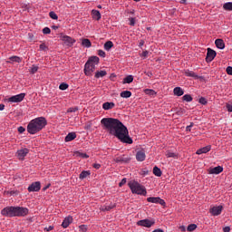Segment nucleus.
I'll return each instance as SVG.
<instances>
[{
  "mask_svg": "<svg viewBox=\"0 0 232 232\" xmlns=\"http://www.w3.org/2000/svg\"><path fill=\"white\" fill-rule=\"evenodd\" d=\"M101 124L104 126V129L110 135L117 137L121 142H123L124 144H133V140L130 137L128 128L118 119L103 118L101 121Z\"/></svg>",
  "mask_w": 232,
  "mask_h": 232,
  "instance_id": "obj_1",
  "label": "nucleus"
},
{
  "mask_svg": "<svg viewBox=\"0 0 232 232\" xmlns=\"http://www.w3.org/2000/svg\"><path fill=\"white\" fill-rule=\"evenodd\" d=\"M48 121H46V118L38 117L32 120L27 125V131L30 135H35V133H39L41 130L46 127Z\"/></svg>",
  "mask_w": 232,
  "mask_h": 232,
  "instance_id": "obj_2",
  "label": "nucleus"
},
{
  "mask_svg": "<svg viewBox=\"0 0 232 232\" xmlns=\"http://www.w3.org/2000/svg\"><path fill=\"white\" fill-rule=\"evenodd\" d=\"M29 210L24 207H6L1 210L3 217H26Z\"/></svg>",
  "mask_w": 232,
  "mask_h": 232,
  "instance_id": "obj_3",
  "label": "nucleus"
},
{
  "mask_svg": "<svg viewBox=\"0 0 232 232\" xmlns=\"http://www.w3.org/2000/svg\"><path fill=\"white\" fill-rule=\"evenodd\" d=\"M129 188H130L132 193H135L136 195H143L146 196V188L144 186H141L137 181H130L128 183Z\"/></svg>",
  "mask_w": 232,
  "mask_h": 232,
  "instance_id": "obj_4",
  "label": "nucleus"
},
{
  "mask_svg": "<svg viewBox=\"0 0 232 232\" xmlns=\"http://www.w3.org/2000/svg\"><path fill=\"white\" fill-rule=\"evenodd\" d=\"M137 226H140L141 227H152V226H155V219H141L137 222Z\"/></svg>",
  "mask_w": 232,
  "mask_h": 232,
  "instance_id": "obj_5",
  "label": "nucleus"
},
{
  "mask_svg": "<svg viewBox=\"0 0 232 232\" xmlns=\"http://www.w3.org/2000/svg\"><path fill=\"white\" fill-rule=\"evenodd\" d=\"M93 72H95V63H90V62H87L84 65L85 75H92Z\"/></svg>",
  "mask_w": 232,
  "mask_h": 232,
  "instance_id": "obj_6",
  "label": "nucleus"
},
{
  "mask_svg": "<svg viewBox=\"0 0 232 232\" xmlns=\"http://www.w3.org/2000/svg\"><path fill=\"white\" fill-rule=\"evenodd\" d=\"M61 39L63 43H64L65 46L72 47L73 46V44L75 43V39L68 36V35H61Z\"/></svg>",
  "mask_w": 232,
  "mask_h": 232,
  "instance_id": "obj_7",
  "label": "nucleus"
},
{
  "mask_svg": "<svg viewBox=\"0 0 232 232\" xmlns=\"http://www.w3.org/2000/svg\"><path fill=\"white\" fill-rule=\"evenodd\" d=\"M24 97H26L25 93H20L14 96H12L8 99L9 102H23L24 100Z\"/></svg>",
  "mask_w": 232,
  "mask_h": 232,
  "instance_id": "obj_8",
  "label": "nucleus"
},
{
  "mask_svg": "<svg viewBox=\"0 0 232 232\" xmlns=\"http://www.w3.org/2000/svg\"><path fill=\"white\" fill-rule=\"evenodd\" d=\"M215 57H217V52L211 48H208L206 56L207 63H211Z\"/></svg>",
  "mask_w": 232,
  "mask_h": 232,
  "instance_id": "obj_9",
  "label": "nucleus"
},
{
  "mask_svg": "<svg viewBox=\"0 0 232 232\" xmlns=\"http://www.w3.org/2000/svg\"><path fill=\"white\" fill-rule=\"evenodd\" d=\"M147 201L150 202L151 204H160V206H166V201L160 197H150L147 198Z\"/></svg>",
  "mask_w": 232,
  "mask_h": 232,
  "instance_id": "obj_10",
  "label": "nucleus"
},
{
  "mask_svg": "<svg viewBox=\"0 0 232 232\" xmlns=\"http://www.w3.org/2000/svg\"><path fill=\"white\" fill-rule=\"evenodd\" d=\"M136 160H138V162H144V160H146V150H144V149L136 152Z\"/></svg>",
  "mask_w": 232,
  "mask_h": 232,
  "instance_id": "obj_11",
  "label": "nucleus"
},
{
  "mask_svg": "<svg viewBox=\"0 0 232 232\" xmlns=\"http://www.w3.org/2000/svg\"><path fill=\"white\" fill-rule=\"evenodd\" d=\"M27 189H28L29 193L35 192V191H40L41 190V182H39V181L33 182L28 187Z\"/></svg>",
  "mask_w": 232,
  "mask_h": 232,
  "instance_id": "obj_12",
  "label": "nucleus"
},
{
  "mask_svg": "<svg viewBox=\"0 0 232 232\" xmlns=\"http://www.w3.org/2000/svg\"><path fill=\"white\" fill-rule=\"evenodd\" d=\"M222 209H224V207L222 206L212 207L209 212L211 215H213V217H218V215L222 213Z\"/></svg>",
  "mask_w": 232,
  "mask_h": 232,
  "instance_id": "obj_13",
  "label": "nucleus"
},
{
  "mask_svg": "<svg viewBox=\"0 0 232 232\" xmlns=\"http://www.w3.org/2000/svg\"><path fill=\"white\" fill-rule=\"evenodd\" d=\"M222 171H224V168H222V166H218V167H215V168H210L208 169L209 175H220V173H222Z\"/></svg>",
  "mask_w": 232,
  "mask_h": 232,
  "instance_id": "obj_14",
  "label": "nucleus"
},
{
  "mask_svg": "<svg viewBox=\"0 0 232 232\" xmlns=\"http://www.w3.org/2000/svg\"><path fill=\"white\" fill-rule=\"evenodd\" d=\"M130 160H131V158H130L126 155H122V156H120L115 159V162H117V163L121 162V164H128V162H130Z\"/></svg>",
  "mask_w": 232,
  "mask_h": 232,
  "instance_id": "obj_15",
  "label": "nucleus"
},
{
  "mask_svg": "<svg viewBox=\"0 0 232 232\" xmlns=\"http://www.w3.org/2000/svg\"><path fill=\"white\" fill-rule=\"evenodd\" d=\"M30 153V150L28 149H22L17 151V157L20 160H24V157Z\"/></svg>",
  "mask_w": 232,
  "mask_h": 232,
  "instance_id": "obj_16",
  "label": "nucleus"
},
{
  "mask_svg": "<svg viewBox=\"0 0 232 232\" xmlns=\"http://www.w3.org/2000/svg\"><path fill=\"white\" fill-rule=\"evenodd\" d=\"M72 222H73V218H72V216H68L63 219L62 223V227L66 229V227H68V226H70Z\"/></svg>",
  "mask_w": 232,
  "mask_h": 232,
  "instance_id": "obj_17",
  "label": "nucleus"
},
{
  "mask_svg": "<svg viewBox=\"0 0 232 232\" xmlns=\"http://www.w3.org/2000/svg\"><path fill=\"white\" fill-rule=\"evenodd\" d=\"M208 151H211L210 145L198 149L196 153L197 155H202V153H208Z\"/></svg>",
  "mask_w": 232,
  "mask_h": 232,
  "instance_id": "obj_18",
  "label": "nucleus"
},
{
  "mask_svg": "<svg viewBox=\"0 0 232 232\" xmlns=\"http://www.w3.org/2000/svg\"><path fill=\"white\" fill-rule=\"evenodd\" d=\"M215 44H216L217 48H218L219 50H224L226 48V44L224 43V40H222V39H217L215 41Z\"/></svg>",
  "mask_w": 232,
  "mask_h": 232,
  "instance_id": "obj_19",
  "label": "nucleus"
},
{
  "mask_svg": "<svg viewBox=\"0 0 232 232\" xmlns=\"http://www.w3.org/2000/svg\"><path fill=\"white\" fill-rule=\"evenodd\" d=\"M74 139H77V134L75 132H69L65 137V142H72Z\"/></svg>",
  "mask_w": 232,
  "mask_h": 232,
  "instance_id": "obj_20",
  "label": "nucleus"
},
{
  "mask_svg": "<svg viewBox=\"0 0 232 232\" xmlns=\"http://www.w3.org/2000/svg\"><path fill=\"white\" fill-rule=\"evenodd\" d=\"M113 108H115V103L114 102H106L102 104V109L103 110H113Z\"/></svg>",
  "mask_w": 232,
  "mask_h": 232,
  "instance_id": "obj_21",
  "label": "nucleus"
},
{
  "mask_svg": "<svg viewBox=\"0 0 232 232\" xmlns=\"http://www.w3.org/2000/svg\"><path fill=\"white\" fill-rule=\"evenodd\" d=\"M92 175V172L90 170H83L80 173L79 179L80 180H84V179L90 177Z\"/></svg>",
  "mask_w": 232,
  "mask_h": 232,
  "instance_id": "obj_22",
  "label": "nucleus"
},
{
  "mask_svg": "<svg viewBox=\"0 0 232 232\" xmlns=\"http://www.w3.org/2000/svg\"><path fill=\"white\" fill-rule=\"evenodd\" d=\"M173 93L177 97H182V95H184V90H182V88L180 87H175L173 90Z\"/></svg>",
  "mask_w": 232,
  "mask_h": 232,
  "instance_id": "obj_23",
  "label": "nucleus"
},
{
  "mask_svg": "<svg viewBox=\"0 0 232 232\" xmlns=\"http://www.w3.org/2000/svg\"><path fill=\"white\" fill-rule=\"evenodd\" d=\"M92 19H95V21H101V12L93 9L92 11Z\"/></svg>",
  "mask_w": 232,
  "mask_h": 232,
  "instance_id": "obj_24",
  "label": "nucleus"
},
{
  "mask_svg": "<svg viewBox=\"0 0 232 232\" xmlns=\"http://www.w3.org/2000/svg\"><path fill=\"white\" fill-rule=\"evenodd\" d=\"M120 96L122 97V99H130V97H131V92L123 91L120 93Z\"/></svg>",
  "mask_w": 232,
  "mask_h": 232,
  "instance_id": "obj_25",
  "label": "nucleus"
},
{
  "mask_svg": "<svg viewBox=\"0 0 232 232\" xmlns=\"http://www.w3.org/2000/svg\"><path fill=\"white\" fill-rule=\"evenodd\" d=\"M23 61V58L19 56H11L9 58V61L7 63H21Z\"/></svg>",
  "mask_w": 232,
  "mask_h": 232,
  "instance_id": "obj_26",
  "label": "nucleus"
},
{
  "mask_svg": "<svg viewBox=\"0 0 232 232\" xmlns=\"http://www.w3.org/2000/svg\"><path fill=\"white\" fill-rule=\"evenodd\" d=\"M87 63H90V64H99V57L92 56V57L89 58Z\"/></svg>",
  "mask_w": 232,
  "mask_h": 232,
  "instance_id": "obj_27",
  "label": "nucleus"
},
{
  "mask_svg": "<svg viewBox=\"0 0 232 232\" xmlns=\"http://www.w3.org/2000/svg\"><path fill=\"white\" fill-rule=\"evenodd\" d=\"M82 45L85 46V48H91L92 47V42L90 41V39H82Z\"/></svg>",
  "mask_w": 232,
  "mask_h": 232,
  "instance_id": "obj_28",
  "label": "nucleus"
},
{
  "mask_svg": "<svg viewBox=\"0 0 232 232\" xmlns=\"http://www.w3.org/2000/svg\"><path fill=\"white\" fill-rule=\"evenodd\" d=\"M111 48H113V42L108 41L104 44V50H106V52H110Z\"/></svg>",
  "mask_w": 232,
  "mask_h": 232,
  "instance_id": "obj_29",
  "label": "nucleus"
},
{
  "mask_svg": "<svg viewBox=\"0 0 232 232\" xmlns=\"http://www.w3.org/2000/svg\"><path fill=\"white\" fill-rule=\"evenodd\" d=\"M106 75H108V72H106V71H100V72H96L94 77L96 79H101V77H106Z\"/></svg>",
  "mask_w": 232,
  "mask_h": 232,
  "instance_id": "obj_30",
  "label": "nucleus"
},
{
  "mask_svg": "<svg viewBox=\"0 0 232 232\" xmlns=\"http://www.w3.org/2000/svg\"><path fill=\"white\" fill-rule=\"evenodd\" d=\"M153 174L156 176V177H162V170H160V169L157 166H155L153 168Z\"/></svg>",
  "mask_w": 232,
  "mask_h": 232,
  "instance_id": "obj_31",
  "label": "nucleus"
},
{
  "mask_svg": "<svg viewBox=\"0 0 232 232\" xmlns=\"http://www.w3.org/2000/svg\"><path fill=\"white\" fill-rule=\"evenodd\" d=\"M133 82V76L128 75L123 79V84H131Z\"/></svg>",
  "mask_w": 232,
  "mask_h": 232,
  "instance_id": "obj_32",
  "label": "nucleus"
},
{
  "mask_svg": "<svg viewBox=\"0 0 232 232\" xmlns=\"http://www.w3.org/2000/svg\"><path fill=\"white\" fill-rule=\"evenodd\" d=\"M224 10H227L228 12H232V2H227L223 5Z\"/></svg>",
  "mask_w": 232,
  "mask_h": 232,
  "instance_id": "obj_33",
  "label": "nucleus"
},
{
  "mask_svg": "<svg viewBox=\"0 0 232 232\" xmlns=\"http://www.w3.org/2000/svg\"><path fill=\"white\" fill-rule=\"evenodd\" d=\"M144 93H146V95H150V97H154V95H157V92L151 89H145Z\"/></svg>",
  "mask_w": 232,
  "mask_h": 232,
  "instance_id": "obj_34",
  "label": "nucleus"
},
{
  "mask_svg": "<svg viewBox=\"0 0 232 232\" xmlns=\"http://www.w3.org/2000/svg\"><path fill=\"white\" fill-rule=\"evenodd\" d=\"M185 75H187V77H194V78L198 77V76H197L195 72H192V71H189V70L185 72Z\"/></svg>",
  "mask_w": 232,
  "mask_h": 232,
  "instance_id": "obj_35",
  "label": "nucleus"
},
{
  "mask_svg": "<svg viewBox=\"0 0 232 232\" xmlns=\"http://www.w3.org/2000/svg\"><path fill=\"white\" fill-rule=\"evenodd\" d=\"M182 100L186 101V102H191V101H193V97H191V95H189V94H185L182 97Z\"/></svg>",
  "mask_w": 232,
  "mask_h": 232,
  "instance_id": "obj_36",
  "label": "nucleus"
},
{
  "mask_svg": "<svg viewBox=\"0 0 232 232\" xmlns=\"http://www.w3.org/2000/svg\"><path fill=\"white\" fill-rule=\"evenodd\" d=\"M195 229H197L196 224H190L187 227V231H189V232H193V231H195Z\"/></svg>",
  "mask_w": 232,
  "mask_h": 232,
  "instance_id": "obj_37",
  "label": "nucleus"
},
{
  "mask_svg": "<svg viewBox=\"0 0 232 232\" xmlns=\"http://www.w3.org/2000/svg\"><path fill=\"white\" fill-rule=\"evenodd\" d=\"M49 16L51 17V19H54L55 21H57V19H59V16H57V14H55V12L51 11L49 13Z\"/></svg>",
  "mask_w": 232,
  "mask_h": 232,
  "instance_id": "obj_38",
  "label": "nucleus"
},
{
  "mask_svg": "<svg viewBox=\"0 0 232 232\" xmlns=\"http://www.w3.org/2000/svg\"><path fill=\"white\" fill-rule=\"evenodd\" d=\"M86 231H88V226L86 225L79 226V232H86Z\"/></svg>",
  "mask_w": 232,
  "mask_h": 232,
  "instance_id": "obj_39",
  "label": "nucleus"
},
{
  "mask_svg": "<svg viewBox=\"0 0 232 232\" xmlns=\"http://www.w3.org/2000/svg\"><path fill=\"white\" fill-rule=\"evenodd\" d=\"M37 70H39V67L37 65H33L30 69V73H37Z\"/></svg>",
  "mask_w": 232,
  "mask_h": 232,
  "instance_id": "obj_40",
  "label": "nucleus"
},
{
  "mask_svg": "<svg viewBox=\"0 0 232 232\" xmlns=\"http://www.w3.org/2000/svg\"><path fill=\"white\" fill-rule=\"evenodd\" d=\"M198 103L203 104L204 106H206V104H208V100H206V98H204V97H201L198 100Z\"/></svg>",
  "mask_w": 232,
  "mask_h": 232,
  "instance_id": "obj_41",
  "label": "nucleus"
},
{
  "mask_svg": "<svg viewBox=\"0 0 232 232\" xmlns=\"http://www.w3.org/2000/svg\"><path fill=\"white\" fill-rule=\"evenodd\" d=\"M166 157H168L169 159H177V154H175L174 152H167Z\"/></svg>",
  "mask_w": 232,
  "mask_h": 232,
  "instance_id": "obj_42",
  "label": "nucleus"
},
{
  "mask_svg": "<svg viewBox=\"0 0 232 232\" xmlns=\"http://www.w3.org/2000/svg\"><path fill=\"white\" fill-rule=\"evenodd\" d=\"M79 110V108L77 107H71L68 109V113H75V111H77Z\"/></svg>",
  "mask_w": 232,
  "mask_h": 232,
  "instance_id": "obj_43",
  "label": "nucleus"
},
{
  "mask_svg": "<svg viewBox=\"0 0 232 232\" xmlns=\"http://www.w3.org/2000/svg\"><path fill=\"white\" fill-rule=\"evenodd\" d=\"M59 88H60V90H63V91L68 90V84L63 82V83L60 84Z\"/></svg>",
  "mask_w": 232,
  "mask_h": 232,
  "instance_id": "obj_44",
  "label": "nucleus"
},
{
  "mask_svg": "<svg viewBox=\"0 0 232 232\" xmlns=\"http://www.w3.org/2000/svg\"><path fill=\"white\" fill-rule=\"evenodd\" d=\"M51 33H52V30L49 27H44L43 29V34H51Z\"/></svg>",
  "mask_w": 232,
  "mask_h": 232,
  "instance_id": "obj_45",
  "label": "nucleus"
},
{
  "mask_svg": "<svg viewBox=\"0 0 232 232\" xmlns=\"http://www.w3.org/2000/svg\"><path fill=\"white\" fill-rule=\"evenodd\" d=\"M40 50H42L43 52H46V50H48V46H46L45 44H40Z\"/></svg>",
  "mask_w": 232,
  "mask_h": 232,
  "instance_id": "obj_46",
  "label": "nucleus"
},
{
  "mask_svg": "<svg viewBox=\"0 0 232 232\" xmlns=\"http://www.w3.org/2000/svg\"><path fill=\"white\" fill-rule=\"evenodd\" d=\"M98 55L100 57H106V53L104 51H102V50H99L98 51Z\"/></svg>",
  "mask_w": 232,
  "mask_h": 232,
  "instance_id": "obj_47",
  "label": "nucleus"
},
{
  "mask_svg": "<svg viewBox=\"0 0 232 232\" xmlns=\"http://www.w3.org/2000/svg\"><path fill=\"white\" fill-rule=\"evenodd\" d=\"M195 126V123L191 122L188 126L186 127V131H191V128Z\"/></svg>",
  "mask_w": 232,
  "mask_h": 232,
  "instance_id": "obj_48",
  "label": "nucleus"
},
{
  "mask_svg": "<svg viewBox=\"0 0 232 232\" xmlns=\"http://www.w3.org/2000/svg\"><path fill=\"white\" fill-rule=\"evenodd\" d=\"M226 72L227 75H232V67L231 66L227 67Z\"/></svg>",
  "mask_w": 232,
  "mask_h": 232,
  "instance_id": "obj_49",
  "label": "nucleus"
},
{
  "mask_svg": "<svg viewBox=\"0 0 232 232\" xmlns=\"http://www.w3.org/2000/svg\"><path fill=\"white\" fill-rule=\"evenodd\" d=\"M79 157H82V159H89L90 156L86 153H79Z\"/></svg>",
  "mask_w": 232,
  "mask_h": 232,
  "instance_id": "obj_50",
  "label": "nucleus"
},
{
  "mask_svg": "<svg viewBox=\"0 0 232 232\" xmlns=\"http://www.w3.org/2000/svg\"><path fill=\"white\" fill-rule=\"evenodd\" d=\"M126 184V178H123L121 181L119 183L120 188H122Z\"/></svg>",
  "mask_w": 232,
  "mask_h": 232,
  "instance_id": "obj_51",
  "label": "nucleus"
},
{
  "mask_svg": "<svg viewBox=\"0 0 232 232\" xmlns=\"http://www.w3.org/2000/svg\"><path fill=\"white\" fill-rule=\"evenodd\" d=\"M226 108H227V111H229V113L232 112V105L231 104L227 103Z\"/></svg>",
  "mask_w": 232,
  "mask_h": 232,
  "instance_id": "obj_52",
  "label": "nucleus"
},
{
  "mask_svg": "<svg viewBox=\"0 0 232 232\" xmlns=\"http://www.w3.org/2000/svg\"><path fill=\"white\" fill-rule=\"evenodd\" d=\"M129 21L130 26H135V18H130Z\"/></svg>",
  "mask_w": 232,
  "mask_h": 232,
  "instance_id": "obj_53",
  "label": "nucleus"
},
{
  "mask_svg": "<svg viewBox=\"0 0 232 232\" xmlns=\"http://www.w3.org/2000/svg\"><path fill=\"white\" fill-rule=\"evenodd\" d=\"M18 131L20 133H24V131H26V129H24V127H23V126H20V127H18Z\"/></svg>",
  "mask_w": 232,
  "mask_h": 232,
  "instance_id": "obj_54",
  "label": "nucleus"
},
{
  "mask_svg": "<svg viewBox=\"0 0 232 232\" xmlns=\"http://www.w3.org/2000/svg\"><path fill=\"white\" fill-rule=\"evenodd\" d=\"M92 168H94L95 169H99L101 168V164L94 163V164H92Z\"/></svg>",
  "mask_w": 232,
  "mask_h": 232,
  "instance_id": "obj_55",
  "label": "nucleus"
},
{
  "mask_svg": "<svg viewBox=\"0 0 232 232\" xmlns=\"http://www.w3.org/2000/svg\"><path fill=\"white\" fill-rule=\"evenodd\" d=\"M150 53L148 51H143L142 53H141V57H148V54Z\"/></svg>",
  "mask_w": 232,
  "mask_h": 232,
  "instance_id": "obj_56",
  "label": "nucleus"
},
{
  "mask_svg": "<svg viewBox=\"0 0 232 232\" xmlns=\"http://www.w3.org/2000/svg\"><path fill=\"white\" fill-rule=\"evenodd\" d=\"M223 231H224V232H229V231H231V227H225L223 228Z\"/></svg>",
  "mask_w": 232,
  "mask_h": 232,
  "instance_id": "obj_57",
  "label": "nucleus"
},
{
  "mask_svg": "<svg viewBox=\"0 0 232 232\" xmlns=\"http://www.w3.org/2000/svg\"><path fill=\"white\" fill-rule=\"evenodd\" d=\"M53 229V226H49L48 227L44 228L45 231H52Z\"/></svg>",
  "mask_w": 232,
  "mask_h": 232,
  "instance_id": "obj_58",
  "label": "nucleus"
},
{
  "mask_svg": "<svg viewBox=\"0 0 232 232\" xmlns=\"http://www.w3.org/2000/svg\"><path fill=\"white\" fill-rule=\"evenodd\" d=\"M179 229H180V231L184 232V231H186V227L181 226V227H179Z\"/></svg>",
  "mask_w": 232,
  "mask_h": 232,
  "instance_id": "obj_59",
  "label": "nucleus"
},
{
  "mask_svg": "<svg viewBox=\"0 0 232 232\" xmlns=\"http://www.w3.org/2000/svg\"><path fill=\"white\" fill-rule=\"evenodd\" d=\"M3 110H5V104L0 103V111H3Z\"/></svg>",
  "mask_w": 232,
  "mask_h": 232,
  "instance_id": "obj_60",
  "label": "nucleus"
},
{
  "mask_svg": "<svg viewBox=\"0 0 232 232\" xmlns=\"http://www.w3.org/2000/svg\"><path fill=\"white\" fill-rule=\"evenodd\" d=\"M139 46H144V41L143 40L140 41Z\"/></svg>",
  "mask_w": 232,
  "mask_h": 232,
  "instance_id": "obj_61",
  "label": "nucleus"
},
{
  "mask_svg": "<svg viewBox=\"0 0 232 232\" xmlns=\"http://www.w3.org/2000/svg\"><path fill=\"white\" fill-rule=\"evenodd\" d=\"M48 188H50V184H48L47 186H45V187L43 188V190H44V191H46V189H48Z\"/></svg>",
  "mask_w": 232,
  "mask_h": 232,
  "instance_id": "obj_62",
  "label": "nucleus"
},
{
  "mask_svg": "<svg viewBox=\"0 0 232 232\" xmlns=\"http://www.w3.org/2000/svg\"><path fill=\"white\" fill-rule=\"evenodd\" d=\"M52 28H53V30H58V29H59V26H57V25H53Z\"/></svg>",
  "mask_w": 232,
  "mask_h": 232,
  "instance_id": "obj_63",
  "label": "nucleus"
},
{
  "mask_svg": "<svg viewBox=\"0 0 232 232\" xmlns=\"http://www.w3.org/2000/svg\"><path fill=\"white\" fill-rule=\"evenodd\" d=\"M110 209H111V207H106L105 208V211H110Z\"/></svg>",
  "mask_w": 232,
  "mask_h": 232,
  "instance_id": "obj_64",
  "label": "nucleus"
}]
</instances>
